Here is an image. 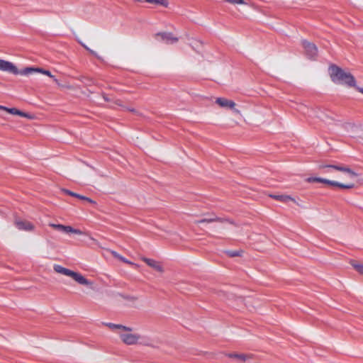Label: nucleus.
Listing matches in <instances>:
<instances>
[{"label": "nucleus", "instance_id": "nucleus-1", "mask_svg": "<svg viewBox=\"0 0 363 363\" xmlns=\"http://www.w3.org/2000/svg\"><path fill=\"white\" fill-rule=\"evenodd\" d=\"M329 69L330 78L333 82L343 83L350 86H355V79L350 73L345 72L335 65H331Z\"/></svg>", "mask_w": 363, "mask_h": 363}, {"label": "nucleus", "instance_id": "nucleus-2", "mask_svg": "<svg viewBox=\"0 0 363 363\" xmlns=\"http://www.w3.org/2000/svg\"><path fill=\"white\" fill-rule=\"evenodd\" d=\"M118 335L123 342L125 345H133L140 344L145 346H152L148 337H143L138 333H132L131 332L125 331H119Z\"/></svg>", "mask_w": 363, "mask_h": 363}, {"label": "nucleus", "instance_id": "nucleus-3", "mask_svg": "<svg viewBox=\"0 0 363 363\" xmlns=\"http://www.w3.org/2000/svg\"><path fill=\"white\" fill-rule=\"evenodd\" d=\"M53 269L57 273L72 277L74 281H76L79 284L84 286H90L92 284V283L90 281L86 279L81 274L72 271L65 267H63L61 265L55 264Z\"/></svg>", "mask_w": 363, "mask_h": 363}, {"label": "nucleus", "instance_id": "nucleus-4", "mask_svg": "<svg viewBox=\"0 0 363 363\" xmlns=\"http://www.w3.org/2000/svg\"><path fill=\"white\" fill-rule=\"evenodd\" d=\"M306 181L308 183L313 182H320L323 184H325L332 186H337L341 189H352L354 187V184H344L335 181H331L327 179L321 178V177H308L306 179Z\"/></svg>", "mask_w": 363, "mask_h": 363}, {"label": "nucleus", "instance_id": "nucleus-5", "mask_svg": "<svg viewBox=\"0 0 363 363\" xmlns=\"http://www.w3.org/2000/svg\"><path fill=\"white\" fill-rule=\"evenodd\" d=\"M306 181L308 183L313 182H320L323 184H325L332 186H337L341 189H352L354 187V184H344L335 181H331L327 179L321 178V177H308L306 179Z\"/></svg>", "mask_w": 363, "mask_h": 363}, {"label": "nucleus", "instance_id": "nucleus-6", "mask_svg": "<svg viewBox=\"0 0 363 363\" xmlns=\"http://www.w3.org/2000/svg\"><path fill=\"white\" fill-rule=\"evenodd\" d=\"M318 168L319 169L324 170L325 172H328L327 169H333L340 172H346L349 174L352 177L358 176V174L350 168L342 165L320 164L319 165Z\"/></svg>", "mask_w": 363, "mask_h": 363}, {"label": "nucleus", "instance_id": "nucleus-7", "mask_svg": "<svg viewBox=\"0 0 363 363\" xmlns=\"http://www.w3.org/2000/svg\"><path fill=\"white\" fill-rule=\"evenodd\" d=\"M215 102L221 108H229L238 115L241 114L240 111L235 108L236 104L232 100H229L226 98L218 97L216 99Z\"/></svg>", "mask_w": 363, "mask_h": 363}, {"label": "nucleus", "instance_id": "nucleus-8", "mask_svg": "<svg viewBox=\"0 0 363 363\" xmlns=\"http://www.w3.org/2000/svg\"><path fill=\"white\" fill-rule=\"evenodd\" d=\"M155 38L160 42L165 43L167 44H174L178 41V38L175 37L171 33H158L155 35Z\"/></svg>", "mask_w": 363, "mask_h": 363}, {"label": "nucleus", "instance_id": "nucleus-9", "mask_svg": "<svg viewBox=\"0 0 363 363\" xmlns=\"http://www.w3.org/2000/svg\"><path fill=\"white\" fill-rule=\"evenodd\" d=\"M49 225L50 227L53 228L54 229L65 232L66 233H74V234H77V235H83L84 234V233L82 230H80L79 229L73 228L72 226H69V225H64L62 224H55V223H50Z\"/></svg>", "mask_w": 363, "mask_h": 363}, {"label": "nucleus", "instance_id": "nucleus-10", "mask_svg": "<svg viewBox=\"0 0 363 363\" xmlns=\"http://www.w3.org/2000/svg\"><path fill=\"white\" fill-rule=\"evenodd\" d=\"M0 70L8 72L13 74H18L19 71L17 67L11 62L0 59Z\"/></svg>", "mask_w": 363, "mask_h": 363}, {"label": "nucleus", "instance_id": "nucleus-11", "mask_svg": "<svg viewBox=\"0 0 363 363\" xmlns=\"http://www.w3.org/2000/svg\"><path fill=\"white\" fill-rule=\"evenodd\" d=\"M302 45L306 50V53L310 58H313L317 55L318 49L317 47L311 43L306 40L302 41Z\"/></svg>", "mask_w": 363, "mask_h": 363}, {"label": "nucleus", "instance_id": "nucleus-12", "mask_svg": "<svg viewBox=\"0 0 363 363\" xmlns=\"http://www.w3.org/2000/svg\"><path fill=\"white\" fill-rule=\"evenodd\" d=\"M15 225L21 230L33 231L35 228L33 224L28 220H16Z\"/></svg>", "mask_w": 363, "mask_h": 363}, {"label": "nucleus", "instance_id": "nucleus-13", "mask_svg": "<svg viewBox=\"0 0 363 363\" xmlns=\"http://www.w3.org/2000/svg\"><path fill=\"white\" fill-rule=\"evenodd\" d=\"M142 260L145 262L149 267L153 268L154 269L160 272H163V267L159 262L147 257H142Z\"/></svg>", "mask_w": 363, "mask_h": 363}, {"label": "nucleus", "instance_id": "nucleus-14", "mask_svg": "<svg viewBox=\"0 0 363 363\" xmlns=\"http://www.w3.org/2000/svg\"><path fill=\"white\" fill-rule=\"evenodd\" d=\"M225 221H227V222H229L231 224H233V222L227 219V218H219V217H217V216H213V217H211V218H203V219H201V220H196L195 221V223L196 224H199V223H213V222H225Z\"/></svg>", "mask_w": 363, "mask_h": 363}, {"label": "nucleus", "instance_id": "nucleus-15", "mask_svg": "<svg viewBox=\"0 0 363 363\" xmlns=\"http://www.w3.org/2000/svg\"><path fill=\"white\" fill-rule=\"evenodd\" d=\"M62 191L64 193H65L66 194L70 195L72 196H74V197L78 198V199H82V200L86 201L89 202L90 203H93V204L96 203V202L94 201H93L92 199H89L88 197H86V196L77 194L76 193H74V192H72V191H71L69 190L62 189Z\"/></svg>", "mask_w": 363, "mask_h": 363}, {"label": "nucleus", "instance_id": "nucleus-16", "mask_svg": "<svg viewBox=\"0 0 363 363\" xmlns=\"http://www.w3.org/2000/svg\"><path fill=\"white\" fill-rule=\"evenodd\" d=\"M106 325L113 330H119V331L132 332L133 329L122 325H117L113 323H107Z\"/></svg>", "mask_w": 363, "mask_h": 363}, {"label": "nucleus", "instance_id": "nucleus-17", "mask_svg": "<svg viewBox=\"0 0 363 363\" xmlns=\"http://www.w3.org/2000/svg\"><path fill=\"white\" fill-rule=\"evenodd\" d=\"M227 356L229 357L230 358H234V359H237L240 363H243L247 359L250 358V356L245 354L231 353V354H227Z\"/></svg>", "mask_w": 363, "mask_h": 363}, {"label": "nucleus", "instance_id": "nucleus-18", "mask_svg": "<svg viewBox=\"0 0 363 363\" xmlns=\"http://www.w3.org/2000/svg\"><path fill=\"white\" fill-rule=\"evenodd\" d=\"M270 197L283 203H287L290 201L295 202L294 199L288 195H270Z\"/></svg>", "mask_w": 363, "mask_h": 363}, {"label": "nucleus", "instance_id": "nucleus-19", "mask_svg": "<svg viewBox=\"0 0 363 363\" xmlns=\"http://www.w3.org/2000/svg\"><path fill=\"white\" fill-rule=\"evenodd\" d=\"M7 112L11 114H13V115H18V116H20L22 117H26V118L28 117V113L22 112L15 108H9Z\"/></svg>", "mask_w": 363, "mask_h": 363}, {"label": "nucleus", "instance_id": "nucleus-20", "mask_svg": "<svg viewBox=\"0 0 363 363\" xmlns=\"http://www.w3.org/2000/svg\"><path fill=\"white\" fill-rule=\"evenodd\" d=\"M145 1L150 4H160L164 7H167L168 2L167 0H143V2Z\"/></svg>", "mask_w": 363, "mask_h": 363}, {"label": "nucleus", "instance_id": "nucleus-21", "mask_svg": "<svg viewBox=\"0 0 363 363\" xmlns=\"http://www.w3.org/2000/svg\"><path fill=\"white\" fill-rule=\"evenodd\" d=\"M38 70H39V68L26 67L24 69L19 71V74L27 75L33 72H38Z\"/></svg>", "mask_w": 363, "mask_h": 363}, {"label": "nucleus", "instance_id": "nucleus-22", "mask_svg": "<svg viewBox=\"0 0 363 363\" xmlns=\"http://www.w3.org/2000/svg\"><path fill=\"white\" fill-rule=\"evenodd\" d=\"M38 73H42V74H43L45 75L48 76L49 77L53 79L54 82L57 84L60 85L59 81L57 79L55 78V77L51 74V72L49 70H45V69L39 68V70H38Z\"/></svg>", "mask_w": 363, "mask_h": 363}, {"label": "nucleus", "instance_id": "nucleus-23", "mask_svg": "<svg viewBox=\"0 0 363 363\" xmlns=\"http://www.w3.org/2000/svg\"><path fill=\"white\" fill-rule=\"evenodd\" d=\"M352 267L358 272L361 275L363 276V264H357L356 262H351Z\"/></svg>", "mask_w": 363, "mask_h": 363}, {"label": "nucleus", "instance_id": "nucleus-24", "mask_svg": "<svg viewBox=\"0 0 363 363\" xmlns=\"http://www.w3.org/2000/svg\"><path fill=\"white\" fill-rule=\"evenodd\" d=\"M114 104H115L116 105L118 106H121V107H122V108H125V109H126V110H128V111H130V112H135V110L134 108H125V107L123 106V103H122L121 100H120V99H116V100L114 101Z\"/></svg>", "mask_w": 363, "mask_h": 363}, {"label": "nucleus", "instance_id": "nucleus-25", "mask_svg": "<svg viewBox=\"0 0 363 363\" xmlns=\"http://www.w3.org/2000/svg\"><path fill=\"white\" fill-rule=\"evenodd\" d=\"M225 253L230 257L241 256L242 251H226Z\"/></svg>", "mask_w": 363, "mask_h": 363}, {"label": "nucleus", "instance_id": "nucleus-26", "mask_svg": "<svg viewBox=\"0 0 363 363\" xmlns=\"http://www.w3.org/2000/svg\"><path fill=\"white\" fill-rule=\"evenodd\" d=\"M229 4H234V5H243L246 4V2L245 0H225Z\"/></svg>", "mask_w": 363, "mask_h": 363}, {"label": "nucleus", "instance_id": "nucleus-27", "mask_svg": "<svg viewBox=\"0 0 363 363\" xmlns=\"http://www.w3.org/2000/svg\"><path fill=\"white\" fill-rule=\"evenodd\" d=\"M121 261H122V262H125V263H126V264H130V265L134 266V267H138V264H135V263H133V262H130V261L128 260L127 259H125V257H122V258L121 259Z\"/></svg>", "mask_w": 363, "mask_h": 363}, {"label": "nucleus", "instance_id": "nucleus-28", "mask_svg": "<svg viewBox=\"0 0 363 363\" xmlns=\"http://www.w3.org/2000/svg\"><path fill=\"white\" fill-rule=\"evenodd\" d=\"M110 253L116 259L121 260L122 258V256L120 255L118 252L113 251V250H109Z\"/></svg>", "mask_w": 363, "mask_h": 363}, {"label": "nucleus", "instance_id": "nucleus-29", "mask_svg": "<svg viewBox=\"0 0 363 363\" xmlns=\"http://www.w3.org/2000/svg\"><path fill=\"white\" fill-rule=\"evenodd\" d=\"M80 44L88 51H89L92 55H96L94 51L90 50L86 45L83 44L82 43H80Z\"/></svg>", "mask_w": 363, "mask_h": 363}, {"label": "nucleus", "instance_id": "nucleus-30", "mask_svg": "<svg viewBox=\"0 0 363 363\" xmlns=\"http://www.w3.org/2000/svg\"><path fill=\"white\" fill-rule=\"evenodd\" d=\"M8 108H7V107H6V106H4L0 105V109H1V110H4V111H8Z\"/></svg>", "mask_w": 363, "mask_h": 363}, {"label": "nucleus", "instance_id": "nucleus-31", "mask_svg": "<svg viewBox=\"0 0 363 363\" xmlns=\"http://www.w3.org/2000/svg\"><path fill=\"white\" fill-rule=\"evenodd\" d=\"M359 92H361L362 94H363V88H360V87H358V86H354Z\"/></svg>", "mask_w": 363, "mask_h": 363}, {"label": "nucleus", "instance_id": "nucleus-32", "mask_svg": "<svg viewBox=\"0 0 363 363\" xmlns=\"http://www.w3.org/2000/svg\"><path fill=\"white\" fill-rule=\"evenodd\" d=\"M104 99L105 101H108L109 99L106 97V96L104 95Z\"/></svg>", "mask_w": 363, "mask_h": 363}, {"label": "nucleus", "instance_id": "nucleus-33", "mask_svg": "<svg viewBox=\"0 0 363 363\" xmlns=\"http://www.w3.org/2000/svg\"><path fill=\"white\" fill-rule=\"evenodd\" d=\"M90 239L93 240L94 242H96V240L94 238L91 237Z\"/></svg>", "mask_w": 363, "mask_h": 363}]
</instances>
